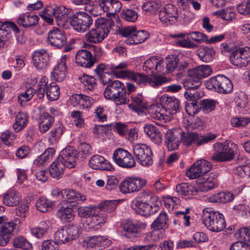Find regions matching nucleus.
Returning <instances> with one entry per match:
<instances>
[{"instance_id": "f257e3e1", "label": "nucleus", "mask_w": 250, "mask_h": 250, "mask_svg": "<svg viewBox=\"0 0 250 250\" xmlns=\"http://www.w3.org/2000/svg\"><path fill=\"white\" fill-rule=\"evenodd\" d=\"M127 66V64L125 62H121L116 65L112 63H101L97 66L95 72L98 79L104 85L109 84L112 82V75L118 78H127L141 86L148 83L151 86L157 87L167 82L166 79L164 77L154 76L149 78L145 74L124 69Z\"/></svg>"}, {"instance_id": "f03ea898", "label": "nucleus", "mask_w": 250, "mask_h": 250, "mask_svg": "<svg viewBox=\"0 0 250 250\" xmlns=\"http://www.w3.org/2000/svg\"><path fill=\"white\" fill-rule=\"evenodd\" d=\"M162 109L157 107L156 110L151 113L152 118L165 122L170 118L172 114H175L179 108V102L174 97L164 95L160 99Z\"/></svg>"}, {"instance_id": "7ed1b4c3", "label": "nucleus", "mask_w": 250, "mask_h": 250, "mask_svg": "<svg viewBox=\"0 0 250 250\" xmlns=\"http://www.w3.org/2000/svg\"><path fill=\"white\" fill-rule=\"evenodd\" d=\"M95 24L96 28L89 31L85 38L87 42L96 43L101 42L108 36L115 22L111 19L100 18L96 20Z\"/></svg>"}, {"instance_id": "20e7f679", "label": "nucleus", "mask_w": 250, "mask_h": 250, "mask_svg": "<svg viewBox=\"0 0 250 250\" xmlns=\"http://www.w3.org/2000/svg\"><path fill=\"white\" fill-rule=\"evenodd\" d=\"M184 128L168 129L164 136L165 144L168 151L178 148L180 144L188 146V125L184 123Z\"/></svg>"}, {"instance_id": "39448f33", "label": "nucleus", "mask_w": 250, "mask_h": 250, "mask_svg": "<svg viewBox=\"0 0 250 250\" xmlns=\"http://www.w3.org/2000/svg\"><path fill=\"white\" fill-rule=\"evenodd\" d=\"M126 87L119 81L111 82L104 91V97L115 101L117 105L128 104Z\"/></svg>"}, {"instance_id": "423d86ee", "label": "nucleus", "mask_w": 250, "mask_h": 250, "mask_svg": "<svg viewBox=\"0 0 250 250\" xmlns=\"http://www.w3.org/2000/svg\"><path fill=\"white\" fill-rule=\"evenodd\" d=\"M203 223L207 229L213 232H220L226 227L224 215L210 208H205L203 211Z\"/></svg>"}, {"instance_id": "0eeeda50", "label": "nucleus", "mask_w": 250, "mask_h": 250, "mask_svg": "<svg viewBox=\"0 0 250 250\" xmlns=\"http://www.w3.org/2000/svg\"><path fill=\"white\" fill-rule=\"evenodd\" d=\"M15 32L17 41L20 44H23L26 41L23 32L20 31L16 24L11 21H0V47H5L8 45L10 38V32Z\"/></svg>"}, {"instance_id": "6e6552de", "label": "nucleus", "mask_w": 250, "mask_h": 250, "mask_svg": "<svg viewBox=\"0 0 250 250\" xmlns=\"http://www.w3.org/2000/svg\"><path fill=\"white\" fill-rule=\"evenodd\" d=\"M211 73L212 69L208 65H201L188 70V90L199 88L201 85V80Z\"/></svg>"}, {"instance_id": "1a4fd4ad", "label": "nucleus", "mask_w": 250, "mask_h": 250, "mask_svg": "<svg viewBox=\"0 0 250 250\" xmlns=\"http://www.w3.org/2000/svg\"><path fill=\"white\" fill-rule=\"evenodd\" d=\"M205 85L208 89L223 94L229 93L233 89L230 80L222 75L210 78L206 82Z\"/></svg>"}, {"instance_id": "9d476101", "label": "nucleus", "mask_w": 250, "mask_h": 250, "mask_svg": "<svg viewBox=\"0 0 250 250\" xmlns=\"http://www.w3.org/2000/svg\"><path fill=\"white\" fill-rule=\"evenodd\" d=\"M18 226L16 223L9 221L4 216H0V246H5L9 242L15 232H17Z\"/></svg>"}, {"instance_id": "9b49d317", "label": "nucleus", "mask_w": 250, "mask_h": 250, "mask_svg": "<svg viewBox=\"0 0 250 250\" xmlns=\"http://www.w3.org/2000/svg\"><path fill=\"white\" fill-rule=\"evenodd\" d=\"M69 22L73 29L79 32H84L92 25V17L85 12L79 11L69 19Z\"/></svg>"}, {"instance_id": "f8f14e48", "label": "nucleus", "mask_w": 250, "mask_h": 250, "mask_svg": "<svg viewBox=\"0 0 250 250\" xmlns=\"http://www.w3.org/2000/svg\"><path fill=\"white\" fill-rule=\"evenodd\" d=\"M213 148L215 153L211 159L215 162L229 161L234 158L233 149L225 143H216L213 145Z\"/></svg>"}, {"instance_id": "ddd939ff", "label": "nucleus", "mask_w": 250, "mask_h": 250, "mask_svg": "<svg viewBox=\"0 0 250 250\" xmlns=\"http://www.w3.org/2000/svg\"><path fill=\"white\" fill-rule=\"evenodd\" d=\"M133 154L140 164L149 167L153 164L152 152L151 148L144 144H137L133 147Z\"/></svg>"}, {"instance_id": "4468645a", "label": "nucleus", "mask_w": 250, "mask_h": 250, "mask_svg": "<svg viewBox=\"0 0 250 250\" xmlns=\"http://www.w3.org/2000/svg\"><path fill=\"white\" fill-rule=\"evenodd\" d=\"M79 232V228L76 226H65L55 232L54 238L58 243H68L78 237Z\"/></svg>"}, {"instance_id": "2eb2a0df", "label": "nucleus", "mask_w": 250, "mask_h": 250, "mask_svg": "<svg viewBox=\"0 0 250 250\" xmlns=\"http://www.w3.org/2000/svg\"><path fill=\"white\" fill-rule=\"evenodd\" d=\"M113 159L119 167L125 168H131L136 165L134 158L127 150L119 148L114 152Z\"/></svg>"}, {"instance_id": "dca6fc26", "label": "nucleus", "mask_w": 250, "mask_h": 250, "mask_svg": "<svg viewBox=\"0 0 250 250\" xmlns=\"http://www.w3.org/2000/svg\"><path fill=\"white\" fill-rule=\"evenodd\" d=\"M146 183L145 179L126 177L120 184V190L124 194L137 192L144 187Z\"/></svg>"}, {"instance_id": "f3484780", "label": "nucleus", "mask_w": 250, "mask_h": 250, "mask_svg": "<svg viewBox=\"0 0 250 250\" xmlns=\"http://www.w3.org/2000/svg\"><path fill=\"white\" fill-rule=\"evenodd\" d=\"M231 64L240 67H245L250 63V47L239 48L230 55Z\"/></svg>"}, {"instance_id": "a211bd4d", "label": "nucleus", "mask_w": 250, "mask_h": 250, "mask_svg": "<svg viewBox=\"0 0 250 250\" xmlns=\"http://www.w3.org/2000/svg\"><path fill=\"white\" fill-rule=\"evenodd\" d=\"M178 17V9L172 4H167L159 13V18L162 24L166 26L174 24Z\"/></svg>"}, {"instance_id": "6ab92c4d", "label": "nucleus", "mask_w": 250, "mask_h": 250, "mask_svg": "<svg viewBox=\"0 0 250 250\" xmlns=\"http://www.w3.org/2000/svg\"><path fill=\"white\" fill-rule=\"evenodd\" d=\"M131 207L137 213L146 217L156 213L160 209V207H158V204L156 206L140 202V200L133 201Z\"/></svg>"}, {"instance_id": "aec40b11", "label": "nucleus", "mask_w": 250, "mask_h": 250, "mask_svg": "<svg viewBox=\"0 0 250 250\" xmlns=\"http://www.w3.org/2000/svg\"><path fill=\"white\" fill-rule=\"evenodd\" d=\"M33 65L38 69L47 67L50 61V56L48 51L44 49L34 51L32 54Z\"/></svg>"}, {"instance_id": "412c9836", "label": "nucleus", "mask_w": 250, "mask_h": 250, "mask_svg": "<svg viewBox=\"0 0 250 250\" xmlns=\"http://www.w3.org/2000/svg\"><path fill=\"white\" fill-rule=\"evenodd\" d=\"M48 42L58 48L63 47L66 43V37L64 31L54 28L48 34Z\"/></svg>"}, {"instance_id": "4be33fe9", "label": "nucleus", "mask_w": 250, "mask_h": 250, "mask_svg": "<svg viewBox=\"0 0 250 250\" xmlns=\"http://www.w3.org/2000/svg\"><path fill=\"white\" fill-rule=\"evenodd\" d=\"M77 156V151L74 147L69 146L61 151L58 158L64 163L66 167L71 168L75 166Z\"/></svg>"}, {"instance_id": "5701e85b", "label": "nucleus", "mask_w": 250, "mask_h": 250, "mask_svg": "<svg viewBox=\"0 0 250 250\" xmlns=\"http://www.w3.org/2000/svg\"><path fill=\"white\" fill-rule=\"evenodd\" d=\"M146 224L139 221L127 220L123 224V229L125 232V236L128 238L131 237L132 235L134 236L145 229Z\"/></svg>"}, {"instance_id": "b1692460", "label": "nucleus", "mask_w": 250, "mask_h": 250, "mask_svg": "<svg viewBox=\"0 0 250 250\" xmlns=\"http://www.w3.org/2000/svg\"><path fill=\"white\" fill-rule=\"evenodd\" d=\"M75 60L78 64L85 68H90L95 64L92 55L88 48L78 51L75 56Z\"/></svg>"}, {"instance_id": "393cba45", "label": "nucleus", "mask_w": 250, "mask_h": 250, "mask_svg": "<svg viewBox=\"0 0 250 250\" xmlns=\"http://www.w3.org/2000/svg\"><path fill=\"white\" fill-rule=\"evenodd\" d=\"M89 165L94 169L110 171L113 169L110 163L103 156L99 155H95L91 157L89 161Z\"/></svg>"}, {"instance_id": "a878e982", "label": "nucleus", "mask_w": 250, "mask_h": 250, "mask_svg": "<svg viewBox=\"0 0 250 250\" xmlns=\"http://www.w3.org/2000/svg\"><path fill=\"white\" fill-rule=\"evenodd\" d=\"M66 56H63L60 59V62L54 68L51 73V78L53 80L58 82H62L66 77Z\"/></svg>"}, {"instance_id": "bb28decb", "label": "nucleus", "mask_w": 250, "mask_h": 250, "mask_svg": "<svg viewBox=\"0 0 250 250\" xmlns=\"http://www.w3.org/2000/svg\"><path fill=\"white\" fill-rule=\"evenodd\" d=\"M198 88L188 90V115H194L199 111L198 100L200 93L196 91Z\"/></svg>"}, {"instance_id": "cd10ccee", "label": "nucleus", "mask_w": 250, "mask_h": 250, "mask_svg": "<svg viewBox=\"0 0 250 250\" xmlns=\"http://www.w3.org/2000/svg\"><path fill=\"white\" fill-rule=\"evenodd\" d=\"M129 99V107L138 115L142 114L144 113L143 109L146 107V103L144 98L141 94L132 95Z\"/></svg>"}, {"instance_id": "c85d7f7f", "label": "nucleus", "mask_w": 250, "mask_h": 250, "mask_svg": "<svg viewBox=\"0 0 250 250\" xmlns=\"http://www.w3.org/2000/svg\"><path fill=\"white\" fill-rule=\"evenodd\" d=\"M216 137V136L212 133H208L206 135L201 136L196 133H188V146L194 144L197 146H200L211 142L215 139Z\"/></svg>"}, {"instance_id": "c756f323", "label": "nucleus", "mask_w": 250, "mask_h": 250, "mask_svg": "<svg viewBox=\"0 0 250 250\" xmlns=\"http://www.w3.org/2000/svg\"><path fill=\"white\" fill-rule=\"evenodd\" d=\"M70 101L74 106H80V108H89L93 104V99L88 96L82 94H75L72 95Z\"/></svg>"}, {"instance_id": "7c9ffc66", "label": "nucleus", "mask_w": 250, "mask_h": 250, "mask_svg": "<svg viewBox=\"0 0 250 250\" xmlns=\"http://www.w3.org/2000/svg\"><path fill=\"white\" fill-rule=\"evenodd\" d=\"M39 17L35 15H30L26 13L21 15L17 19L18 24L24 28H29L36 25L38 23Z\"/></svg>"}, {"instance_id": "2f4dec72", "label": "nucleus", "mask_w": 250, "mask_h": 250, "mask_svg": "<svg viewBox=\"0 0 250 250\" xmlns=\"http://www.w3.org/2000/svg\"><path fill=\"white\" fill-rule=\"evenodd\" d=\"M144 131L150 139L156 144L162 142V135L158 128L152 124H146L144 127Z\"/></svg>"}, {"instance_id": "473e14b6", "label": "nucleus", "mask_w": 250, "mask_h": 250, "mask_svg": "<svg viewBox=\"0 0 250 250\" xmlns=\"http://www.w3.org/2000/svg\"><path fill=\"white\" fill-rule=\"evenodd\" d=\"M66 167L61 160L57 158L52 163L49 168V173L52 177L58 179L63 174L64 168Z\"/></svg>"}, {"instance_id": "72a5a7b5", "label": "nucleus", "mask_w": 250, "mask_h": 250, "mask_svg": "<svg viewBox=\"0 0 250 250\" xmlns=\"http://www.w3.org/2000/svg\"><path fill=\"white\" fill-rule=\"evenodd\" d=\"M62 196L70 203H79L86 200V197L84 195L73 189H65L62 190Z\"/></svg>"}, {"instance_id": "f704fd0d", "label": "nucleus", "mask_w": 250, "mask_h": 250, "mask_svg": "<svg viewBox=\"0 0 250 250\" xmlns=\"http://www.w3.org/2000/svg\"><path fill=\"white\" fill-rule=\"evenodd\" d=\"M74 206L69 205L60 208L58 210L57 215L60 219L64 222H70L75 218Z\"/></svg>"}, {"instance_id": "c9c22d12", "label": "nucleus", "mask_w": 250, "mask_h": 250, "mask_svg": "<svg viewBox=\"0 0 250 250\" xmlns=\"http://www.w3.org/2000/svg\"><path fill=\"white\" fill-rule=\"evenodd\" d=\"M20 200L19 193L16 190H10L3 196L2 203L7 206L14 207L19 205Z\"/></svg>"}, {"instance_id": "e433bc0d", "label": "nucleus", "mask_w": 250, "mask_h": 250, "mask_svg": "<svg viewBox=\"0 0 250 250\" xmlns=\"http://www.w3.org/2000/svg\"><path fill=\"white\" fill-rule=\"evenodd\" d=\"M168 218L166 212L162 211L153 221L151 228L155 230L165 229L168 228Z\"/></svg>"}, {"instance_id": "4c0bfd02", "label": "nucleus", "mask_w": 250, "mask_h": 250, "mask_svg": "<svg viewBox=\"0 0 250 250\" xmlns=\"http://www.w3.org/2000/svg\"><path fill=\"white\" fill-rule=\"evenodd\" d=\"M163 63V61H159L158 57L156 56H152L146 61L143 65V69L144 71L148 72L151 71L154 73L153 69H154L157 72H161V69L159 68V66Z\"/></svg>"}, {"instance_id": "58836bf2", "label": "nucleus", "mask_w": 250, "mask_h": 250, "mask_svg": "<svg viewBox=\"0 0 250 250\" xmlns=\"http://www.w3.org/2000/svg\"><path fill=\"white\" fill-rule=\"evenodd\" d=\"M148 33L144 30H140L135 32L125 41L128 45L137 44L145 42L148 38Z\"/></svg>"}, {"instance_id": "ea45409f", "label": "nucleus", "mask_w": 250, "mask_h": 250, "mask_svg": "<svg viewBox=\"0 0 250 250\" xmlns=\"http://www.w3.org/2000/svg\"><path fill=\"white\" fill-rule=\"evenodd\" d=\"M140 202H146L147 204L156 206L158 204V207L161 205V202L159 197L153 194L149 191L144 190L140 194Z\"/></svg>"}, {"instance_id": "a19ab883", "label": "nucleus", "mask_w": 250, "mask_h": 250, "mask_svg": "<svg viewBox=\"0 0 250 250\" xmlns=\"http://www.w3.org/2000/svg\"><path fill=\"white\" fill-rule=\"evenodd\" d=\"M28 119L26 113L19 112L16 116L15 122L13 125L14 130L17 132L22 130L26 126Z\"/></svg>"}, {"instance_id": "79ce46f5", "label": "nucleus", "mask_w": 250, "mask_h": 250, "mask_svg": "<svg viewBox=\"0 0 250 250\" xmlns=\"http://www.w3.org/2000/svg\"><path fill=\"white\" fill-rule=\"evenodd\" d=\"M215 52L212 47L204 46L198 50L197 55L200 59L205 62L212 61Z\"/></svg>"}, {"instance_id": "37998d69", "label": "nucleus", "mask_w": 250, "mask_h": 250, "mask_svg": "<svg viewBox=\"0 0 250 250\" xmlns=\"http://www.w3.org/2000/svg\"><path fill=\"white\" fill-rule=\"evenodd\" d=\"M12 244L14 248L23 250H32V245L23 236H18L12 240Z\"/></svg>"}, {"instance_id": "c03bdc74", "label": "nucleus", "mask_w": 250, "mask_h": 250, "mask_svg": "<svg viewBox=\"0 0 250 250\" xmlns=\"http://www.w3.org/2000/svg\"><path fill=\"white\" fill-rule=\"evenodd\" d=\"M41 122L39 123V129L41 132L47 131L54 122V119L48 113L43 112L41 116Z\"/></svg>"}, {"instance_id": "a18cd8bd", "label": "nucleus", "mask_w": 250, "mask_h": 250, "mask_svg": "<svg viewBox=\"0 0 250 250\" xmlns=\"http://www.w3.org/2000/svg\"><path fill=\"white\" fill-rule=\"evenodd\" d=\"M64 127L62 124H55L53 129L50 131L48 140L51 144L58 142L63 132Z\"/></svg>"}, {"instance_id": "49530a36", "label": "nucleus", "mask_w": 250, "mask_h": 250, "mask_svg": "<svg viewBox=\"0 0 250 250\" xmlns=\"http://www.w3.org/2000/svg\"><path fill=\"white\" fill-rule=\"evenodd\" d=\"M98 208L95 206L81 207L78 208V215L81 218H87L96 215Z\"/></svg>"}, {"instance_id": "de8ad7c7", "label": "nucleus", "mask_w": 250, "mask_h": 250, "mask_svg": "<svg viewBox=\"0 0 250 250\" xmlns=\"http://www.w3.org/2000/svg\"><path fill=\"white\" fill-rule=\"evenodd\" d=\"M92 222L90 225L89 229L92 231H97L101 229L106 221L107 215L105 214H97L94 216Z\"/></svg>"}, {"instance_id": "09e8293b", "label": "nucleus", "mask_w": 250, "mask_h": 250, "mask_svg": "<svg viewBox=\"0 0 250 250\" xmlns=\"http://www.w3.org/2000/svg\"><path fill=\"white\" fill-rule=\"evenodd\" d=\"M60 94V88L55 83H50L46 87V95L48 100L50 101L57 100L58 99Z\"/></svg>"}, {"instance_id": "8fccbe9b", "label": "nucleus", "mask_w": 250, "mask_h": 250, "mask_svg": "<svg viewBox=\"0 0 250 250\" xmlns=\"http://www.w3.org/2000/svg\"><path fill=\"white\" fill-rule=\"evenodd\" d=\"M48 226L44 221L41 222L39 226L31 228L30 229L32 235L38 239L43 237L46 232Z\"/></svg>"}, {"instance_id": "3c124183", "label": "nucleus", "mask_w": 250, "mask_h": 250, "mask_svg": "<svg viewBox=\"0 0 250 250\" xmlns=\"http://www.w3.org/2000/svg\"><path fill=\"white\" fill-rule=\"evenodd\" d=\"M81 83L83 84L84 87L89 90H91L96 86V79L86 74H83L82 77L79 78Z\"/></svg>"}, {"instance_id": "603ef678", "label": "nucleus", "mask_w": 250, "mask_h": 250, "mask_svg": "<svg viewBox=\"0 0 250 250\" xmlns=\"http://www.w3.org/2000/svg\"><path fill=\"white\" fill-rule=\"evenodd\" d=\"M217 102L212 99H204L198 102L199 110L202 109L207 112H211L216 107Z\"/></svg>"}, {"instance_id": "864d4df0", "label": "nucleus", "mask_w": 250, "mask_h": 250, "mask_svg": "<svg viewBox=\"0 0 250 250\" xmlns=\"http://www.w3.org/2000/svg\"><path fill=\"white\" fill-rule=\"evenodd\" d=\"M118 203L116 200H106L101 203L98 208L108 213H112L116 209Z\"/></svg>"}, {"instance_id": "5fc2aeb1", "label": "nucleus", "mask_w": 250, "mask_h": 250, "mask_svg": "<svg viewBox=\"0 0 250 250\" xmlns=\"http://www.w3.org/2000/svg\"><path fill=\"white\" fill-rule=\"evenodd\" d=\"M120 15L122 19L128 22H135L138 17L137 13L130 9H123Z\"/></svg>"}, {"instance_id": "6e6d98bb", "label": "nucleus", "mask_w": 250, "mask_h": 250, "mask_svg": "<svg viewBox=\"0 0 250 250\" xmlns=\"http://www.w3.org/2000/svg\"><path fill=\"white\" fill-rule=\"evenodd\" d=\"M102 240V236L94 235L87 237L84 241V243L88 248H100V241Z\"/></svg>"}, {"instance_id": "4d7b16f0", "label": "nucleus", "mask_w": 250, "mask_h": 250, "mask_svg": "<svg viewBox=\"0 0 250 250\" xmlns=\"http://www.w3.org/2000/svg\"><path fill=\"white\" fill-rule=\"evenodd\" d=\"M194 166H197L198 167L202 175L209 172L212 167L211 163L205 159H200L196 161L194 163Z\"/></svg>"}, {"instance_id": "13d9d810", "label": "nucleus", "mask_w": 250, "mask_h": 250, "mask_svg": "<svg viewBox=\"0 0 250 250\" xmlns=\"http://www.w3.org/2000/svg\"><path fill=\"white\" fill-rule=\"evenodd\" d=\"M88 49L92 55V59L95 63L99 61L104 54L102 48L99 46L90 45Z\"/></svg>"}, {"instance_id": "bf43d9fd", "label": "nucleus", "mask_w": 250, "mask_h": 250, "mask_svg": "<svg viewBox=\"0 0 250 250\" xmlns=\"http://www.w3.org/2000/svg\"><path fill=\"white\" fill-rule=\"evenodd\" d=\"M161 6L160 2L153 0L145 3L142 6V8L143 10L152 14H154Z\"/></svg>"}, {"instance_id": "052dcab7", "label": "nucleus", "mask_w": 250, "mask_h": 250, "mask_svg": "<svg viewBox=\"0 0 250 250\" xmlns=\"http://www.w3.org/2000/svg\"><path fill=\"white\" fill-rule=\"evenodd\" d=\"M52 205L50 201L43 197L39 198L36 203L37 209L42 212L47 211L50 208H51Z\"/></svg>"}, {"instance_id": "680f3d73", "label": "nucleus", "mask_w": 250, "mask_h": 250, "mask_svg": "<svg viewBox=\"0 0 250 250\" xmlns=\"http://www.w3.org/2000/svg\"><path fill=\"white\" fill-rule=\"evenodd\" d=\"M217 177L216 175H214V179H207L205 181L201 183L200 188L202 191L207 192L209 190L214 188L217 187V184L215 178Z\"/></svg>"}, {"instance_id": "e2e57ef3", "label": "nucleus", "mask_w": 250, "mask_h": 250, "mask_svg": "<svg viewBox=\"0 0 250 250\" xmlns=\"http://www.w3.org/2000/svg\"><path fill=\"white\" fill-rule=\"evenodd\" d=\"M230 122L233 126L237 127H244L250 123V119L248 117L232 118Z\"/></svg>"}, {"instance_id": "0e129e2a", "label": "nucleus", "mask_w": 250, "mask_h": 250, "mask_svg": "<svg viewBox=\"0 0 250 250\" xmlns=\"http://www.w3.org/2000/svg\"><path fill=\"white\" fill-rule=\"evenodd\" d=\"M71 116L74 119L75 125L78 127H82L84 124V119L82 112L80 111H73Z\"/></svg>"}, {"instance_id": "69168bd1", "label": "nucleus", "mask_w": 250, "mask_h": 250, "mask_svg": "<svg viewBox=\"0 0 250 250\" xmlns=\"http://www.w3.org/2000/svg\"><path fill=\"white\" fill-rule=\"evenodd\" d=\"M42 250H59L58 243L55 240H45L42 243Z\"/></svg>"}, {"instance_id": "338daca9", "label": "nucleus", "mask_w": 250, "mask_h": 250, "mask_svg": "<svg viewBox=\"0 0 250 250\" xmlns=\"http://www.w3.org/2000/svg\"><path fill=\"white\" fill-rule=\"evenodd\" d=\"M229 250H250V246L247 243L240 240L232 243Z\"/></svg>"}, {"instance_id": "774afa93", "label": "nucleus", "mask_w": 250, "mask_h": 250, "mask_svg": "<svg viewBox=\"0 0 250 250\" xmlns=\"http://www.w3.org/2000/svg\"><path fill=\"white\" fill-rule=\"evenodd\" d=\"M238 12L242 15L250 14V0L243 1L237 6Z\"/></svg>"}]
</instances>
